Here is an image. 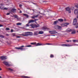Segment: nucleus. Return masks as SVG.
<instances>
[{"instance_id": "obj_1", "label": "nucleus", "mask_w": 78, "mask_h": 78, "mask_svg": "<svg viewBox=\"0 0 78 78\" xmlns=\"http://www.w3.org/2000/svg\"><path fill=\"white\" fill-rule=\"evenodd\" d=\"M32 47V46L31 45H28L25 46V47L24 46H21L20 47V50H21L22 51H23V50H26L28 49V48H23V47Z\"/></svg>"}, {"instance_id": "obj_2", "label": "nucleus", "mask_w": 78, "mask_h": 78, "mask_svg": "<svg viewBox=\"0 0 78 78\" xmlns=\"http://www.w3.org/2000/svg\"><path fill=\"white\" fill-rule=\"evenodd\" d=\"M30 26L32 28H37V27H39V24L36 25V24H31Z\"/></svg>"}, {"instance_id": "obj_3", "label": "nucleus", "mask_w": 78, "mask_h": 78, "mask_svg": "<svg viewBox=\"0 0 78 78\" xmlns=\"http://www.w3.org/2000/svg\"><path fill=\"white\" fill-rule=\"evenodd\" d=\"M58 45H60V46H63V47H72V45H70V44H59Z\"/></svg>"}, {"instance_id": "obj_4", "label": "nucleus", "mask_w": 78, "mask_h": 78, "mask_svg": "<svg viewBox=\"0 0 78 78\" xmlns=\"http://www.w3.org/2000/svg\"><path fill=\"white\" fill-rule=\"evenodd\" d=\"M77 23V20H76V18H75L74 19L73 24V25H76Z\"/></svg>"}, {"instance_id": "obj_5", "label": "nucleus", "mask_w": 78, "mask_h": 78, "mask_svg": "<svg viewBox=\"0 0 78 78\" xmlns=\"http://www.w3.org/2000/svg\"><path fill=\"white\" fill-rule=\"evenodd\" d=\"M3 63L4 64H5V65L6 66H7V67H9V66H10V65H9V63H8V62H7L4 61L3 62Z\"/></svg>"}, {"instance_id": "obj_6", "label": "nucleus", "mask_w": 78, "mask_h": 78, "mask_svg": "<svg viewBox=\"0 0 78 78\" xmlns=\"http://www.w3.org/2000/svg\"><path fill=\"white\" fill-rule=\"evenodd\" d=\"M66 10L67 11H68L69 13H71V9L68 7L66 8Z\"/></svg>"}, {"instance_id": "obj_7", "label": "nucleus", "mask_w": 78, "mask_h": 78, "mask_svg": "<svg viewBox=\"0 0 78 78\" xmlns=\"http://www.w3.org/2000/svg\"><path fill=\"white\" fill-rule=\"evenodd\" d=\"M55 28L56 29V30H60L61 28V27L59 26H55Z\"/></svg>"}, {"instance_id": "obj_8", "label": "nucleus", "mask_w": 78, "mask_h": 78, "mask_svg": "<svg viewBox=\"0 0 78 78\" xmlns=\"http://www.w3.org/2000/svg\"><path fill=\"white\" fill-rule=\"evenodd\" d=\"M49 32L50 34H56L57 33V32L55 30L49 31Z\"/></svg>"}, {"instance_id": "obj_9", "label": "nucleus", "mask_w": 78, "mask_h": 78, "mask_svg": "<svg viewBox=\"0 0 78 78\" xmlns=\"http://www.w3.org/2000/svg\"><path fill=\"white\" fill-rule=\"evenodd\" d=\"M41 45H44V44L39 43H38L37 44L36 43L35 46H40Z\"/></svg>"}, {"instance_id": "obj_10", "label": "nucleus", "mask_w": 78, "mask_h": 78, "mask_svg": "<svg viewBox=\"0 0 78 78\" xmlns=\"http://www.w3.org/2000/svg\"><path fill=\"white\" fill-rule=\"evenodd\" d=\"M0 58L2 59V60H3V61L5 60V59H6V56H2L0 57Z\"/></svg>"}, {"instance_id": "obj_11", "label": "nucleus", "mask_w": 78, "mask_h": 78, "mask_svg": "<svg viewBox=\"0 0 78 78\" xmlns=\"http://www.w3.org/2000/svg\"><path fill=\"white\" fill-rule=\"evenodd\" d=\"M27 33V36H30V35H33V34L32 32H26Z\"/></svg>"}, {"instance_id": "obj_12", "label": "nucleus", "mask_w": 78, "mask_h": 78, "mask_svg": "<svg viewBox=\"0 0 78 78\" xmlns=\"http://www.w3.org/2000/svg\"><path fill=\"white\" fill-rule=\"evenodd\" d=\"M74 13L75 14H77L78 15V9H76L75 10Z\"/></svg>"}, {"instance_id": "obj_13", "label": "nucleus", "mask_w": 78, "mask_h": 78, "mask_svg": "<svg viewBox=\"0 0 78 78\" xmlns=\"http://www.w3.org/2000/svg\"><path fill=\"white\" fill-rule=\"evenodd\" d=\"M71 34H76V31L75 30H71Z\"/></svg>"}, {"instance_id": "obj_14", "label": "nucleus", "mask_w": 78, "mask_h": 78, "mask_svg": "<svg viewBox=\"0 0 78 78\" xmlns=\"http://www.w3.org/2000/svg\"><path fill=\"white\" fill-rule=\"evenodd\" d=\"M0 9H1L4 10L8 9L6 8H4V6H0Z\"/></svg>"}, {"instance_id": "obj_15", "label": "nucleus", "mask_w": 78, "mask_h": 78, "mask_svg": "<svg viewBox=\"0 0 78 78\" xmlns=\"http://www.w3.org/2000/svg\"><path fill=\"white\" fill-rule=\"evenodd\" d=\"M16 9H12L11 11L12 12H15L16 11Z\"/></svg>"}, {"instance_id": "obj_16", "label": "nucleus", "mask_w": 78, "mask_h": 78, "mask_svg": "<svg viewBox=\"0 0 78 78\" xmlns=\"http://www.w3.org/2000/svg\"><path fill=\"white\" fill-rule=\"evenodd\" d=\"M34 35H36V36H37L38 35V32L37 31H35L34 32Z\"/></svg>"}, {"instance_id": "obj_17", "label": "nucleus", "mask_w": 78, "mask_h": 78, "mask_svg": "<svg viewBox=\"0 0 78 78\" xmlns=\"http://www.w3.org/2000/svg\"><path fill=\"white\" fill-rule=\"evenodd\" d=\"M42 29L43 30H49V28H47V27H43V28H42Z\"/></svg>"}, {"instance_id": "obj_18", "label": "nucleus", "mask_w": 78, "mask_h": 78, "mask_svg": "<svg viewBox=\"0 0 78 78\" xmlns=\"http://www.w3.org/2000/svg\"><path fill=\"white\" fill-rule=\"evenodd\" d=\"M58 21L60 22H62L63 21H64V20L62 19H58Z\"/></svg>"}, {"instance_id": "obj_19", "label": "nucleus", "mask_w": 78, "mask_h": 78, "mask_svg": "<svg viewBox=\"0 0 78 78\" xmlns=\"http://www.w3.org/2000/svg\"><path fill=\"white\" fill-rule=\"evenodd\" d=\"M58 21L56 20L54 22L53 24L54 25H56L57 24V23H58Z\"/></svg>"}, {"instance_id": "obj_20", "label": "nucleus", "mask_w": 78, "mask_h": 78, "mask_svg": "<svg viewBox=\"0 0 78 78\" xmlns=\"http://www.w3.org/2000/svg\"><path fill=\"white\" fill-rule=\"evenodd\" d=\"M21 77L22 78H30L29 77H28V76H21Z\"/></svg>"}, {"instance_id": "obj_21", "label": "nucleus", "mask_w": 78, "mask_h": 78, "mask_svg": "<svg viewBox=\"0 0 78 78\" xmlns=\"http://www.w3.org/2000/svg\"><path fill=\"white\" fill-rule=\"evenodd\" d=\"M34 22V20H31L29 21L28 23H31V22Z\"/></svg>"}, {"instance_id": "obj_22", "label": "nucleus", "mask_w": 78, "mask_h": 78, "mask_svg": "<svg viewBox=\"0 0 78 78\" xmlns=\"http://www.w3.org/2000/svg\"><path fill=\"white\" fill-rule=\"evenodd\" d=\"M38 34H44V32L42 31H40L38 33Z\"/></svg>"}, {"instance_id": "obj_23", "label": "nucleus", "mask_w": 78, "mask_h": 78, "mask_svg": "<svg viewBox=\"0 0 78 78\" xmlns=\"http://www.w3.org/2000/svg\"><path fill=\"white\" fill-rule=\"evenodd\" d=\"M64 25H65V27H66V26H67L68 25H69V23H64Z\"/></svg>"}, {"instance_id": "obj_24", "label": "nucleus", "mask_w": 78, "mask_h": 78, "mask_svg": "<svg viewBox=\"0 0 78 78\" xmlns=\"http://www.w3.org/2000/svg\"><path fill=\"white\" fill-rule=\"evenodd\" d=\"M44 45H54L52 44H50V43H46L45 44H44Z\"/></svg>"}, {"instance_id": "obj_25", "label": "nucleus", "mask_w": 78, "mask_h": 78, "mask_svg": "<svg viewBox=\"0 0 78 78\" xmlns=\"http://www.w3.org/2000/svg\"><path fill=\"white\" fill-rule=\"evenodd\" d=\"M23 16H26L27 17V18H28V17H29V16L27 14H23Z\"/></svg>"}, {"instance_id": "obj_26", "label": "nucleus", "mask_w": 78, "mask_h": 78, "mask_svg": "<svg viewBox=\"0 0 78 78\" xmlns=\"http://www.w3.org/2000/svg\"><path fill=\"white\" fill-rule=\"evenodd\" d=\"M25 34H21V36H28V35H27V32H26Z\"/></svg>"}, {"instance_id": "obj_27", "label": "nucleus", "mask_w": 78, "mask_h": 78, "mask_svg": "<svg viewBox=\"0 0 78 78\" xmlns=\"http://www.w3.org/2000/svg\"><path fill=\"white\" fill-rule=\"evenodd\" d=\"M73 42H78V40H73Z\"/></svg>"}, {"instance_id": "obj_28", "label": "nucleus", "mask_w": 78, "mask_h": 78, "mask_svg": "<svg viewBox=\"0 0 78 78\" xmlns=\"http://www.w3.org/2000/svg\"><path fill=\"white\" fill-rule=\"evenodd\" d=\"M8 70H10V71H13V69L10 68H8Z\"/></svg>"}, {"instance_id": "obj_29", "label": "nucleus", "mask_w": 78, "mask_h": 78, "mask_svg": "<svg viewBox=\"0 0 78 78\" xmlns=\"http://www.w3.org/2000/svg\"><path fill=\"white\" fill-rule=\"evenodd\" d=\"M67 30L69 32H70V31H72V30L68 28Z\"/></svg>"}, {"instance_id": "obj_30", "label": "nucleus", "mask_w": 78, "mask_h": 78, "mask_svg": "<svg viewBox=\"0 0 78 78\" xmlns=\"http://www.w3.org/2000/svg\"><path fill=\"white\" fill-rule=\"evenodd\" d=\"M17 25H22V23H18L16 24Z\"/></svg>"}, {"instance_id": "obj_31", "label": "nucleus", "mask_w": 78, "mask_h": 78, "mask_svg": "<svg viewBox=\"0 0 78 78\" xmlns=\"http://www.w3.org/2000/svg\"><path fill=\"white\" fill-rule=\"evenodd\" d=\"M50 57L51 58H54V55L52 54H51L50 55Z\"/></svg>"}, {"instance_id": "obj_32", "label": "nucleus", "mask_w": 78, "mask_h": 78, "mask_svg": "<svg viewBox=\"0 0 78 78\" xmlns=\"http://www.w3.org/2000/svg\"><path fill=\"white\" fill-rule=\"evenodd\" d=\"M30 44H31V45H36V42H34V43H30Z\"/></svg>"}, {"instance_id": "obj_33", "label": "nucleus", "mask_w": 78, "mask_h": 78, "mask_svg": "<svg viewBox=\"0 0 78 78\" xmlns=\"http://www.w3.org/2000/svg\"><path fill=\"white\" fill-rule=\"evenodd\" d=\"M14 17L15 18H16V19H18V16L17 15H15L14 16Z\"/></svg>"}, {"instance_id": "obj_34", "label": "nucleus", "mask_w": 78, "mask_h": 78, "mask_svg": "<svg viewBox=\"0 0 78 78\" xmlns=\"http://www.w3.org/2000/svg\"><path fill=\"white\" fill-rule=\"evenodd\" d=\"M61 26L62 27H65V26L64 25V23L61 24Z\"/></svg>"}, {"instance_id": "obj_35", "label": "nucleus", "mask_w": 78, "mask_h": 78, "mask_svg": "<svg viewBox=\"0 0 78 78\" xmlns=\"http://www.w3.org/2000/svg\"><path fill=\"white\" fill-rule=\"evenodd\" d=\"M72 45L71 46H73V45H74V46H78V44H75L73 45Z\"/></svg>"}, {"instance_id": "obj_36", "label": "nucleus", "mask_w": 78, "mask_h": 78, "mask_svg": "<svg viewBox=\"0 0 78 78\" xmlns=\"http://www.w3.org/2000/svg\"><path fill=\"white\" fill-rule=\"evenodd\" d=\"M70 9H71V10H73V9H74V7H71L70 8Z\"/></svg>"}, {"instance_id": "obj_37", "label": "nucleus", "mask_w": 78, "mask_h": 78, "mask_svg": "<svg viewBox=\"0 0 78 78\" xmlns=\"http://www.w3.org/2000/svg\"><path fill=\"white\" fill-rule=\"evenodd\" d=\"M4 37H5V36H3V35L0 36V37H1V38H4Z\"/></svg>"}, {"instance_id": "obj_38", "label": "nucleus", "mask_w": 78, "mask_h": 78, "mask_svg": "<svg viewBox=\"0 0 78 78\" xmlns=\"http://www.w3.org/2000/svg\"><path fill=\"white\" fill-rule=\"evenodd\" d=\"M10 29L9 28H6V30H10Z\"/></svg>"}, {"instance_id": "obj_39", "label": "nucleus", "mask_w": 78, "mask_h": 78, "mask_svg": "<svg viewBox=\"0 0 78 78\" xmlns=\"http://www.w3.org/2000/svg\"><path fill=\"white\" fill-rule=\"evenodd\" d=\"M26 27H30V25H29V23H28L26 25Z\"/></svg>"}, {"instance_id": "obj_40", "label": "nucleus", "mask_w": 78, "mask_h": 78, "mask_svg": "<svg viewBox=\"0 0 78 78\" xmlns=\"http://www.w3.org/2000/svg\"><path fill=\"white\" fill-rule=\"evenodd\" d=\"M15 48L16 49H18V50H20V47H19V48H16V47Z\"/></svg>"}, {"instance_id": "obj_41", "label": "nucleus", "mask_w": 78, "mask_h": 78, "mask_svg": "<svg viewBox=\"0 0 78 78\" xmlns=\"http://www.w3.org/2000/svg\"><path fill=\"white\" fill-rule=\"evenodd\" d=\"M12 35L13 36H16V34H13Z\"/></svg>"}, {"instance_id": "obj_42", "label": "nucleus", "mask_w": 78, "mask_h": 78, "mask_svg": "<svg viewBox=\"0 0 78 78\" xmlns=\"http://www.w3.org/2000/svg\"><path fill=\"white\" fill-rule=\"evenodd\" d=\"M75 7L76 8H78V5L77 4V5H75Z\"/></svg>"}, {"instance_id": "obj_43", "label": "nucleus", "mask_w": 78, "mask_h": 78, "mask_svg": "<svg viewBox=\"0 0 78 78\" xmlns=\"http://www.w3.org/2000/svg\"><path fill=\"white\" fill-rule=\"evenodd\" d=\"M38 16H39V15H37L36 16H35V17H38Z\"/></svg>"}, {"instance_id": "obj_44", "label": "nucleus", "mask_w": 78, "mask_h": 78, "mask_svg": "<svg viewBox=\"0 0 78 78\" xmlns=\"http://www.w3.org/2000/svg\"><path fill=\"white\" fill-rule=\"evenodd\" d=\"M31 18H32L33 19H34L35 16H31Z\"/></svg>"}, {"instance_id": "obj_45", "label": "nucleus", "mask_w": 78, "mask_h": 78, "mask_svg": "<svg viewBox=\"0 0 78 78\" xmlns=\"http://www.w3.org/2000/svg\"><path fill=\"white\" fill-rule=\"evenodd\" d=\"M20 36H17L16 37V38H20Z\"/></svg>"}, {"instance_id": "obj_46", "label": "nucleus", "mask_w": 78, "mask_h": 78, "mask_svg": "<svg viewBox=\"0 0 78 78\" xmlns=\"http://www.w3.org/2000/svg\"><path fill=\"white\" fill-rule=\"evenodd\" d=\"M9 14H10V13H8L6 14V15H9Z\"/></svg>"}, {"instance_id": "obj_47", "label": "nucleus", "mask_w": 78, "mask_h": 78, "mask_svg": "<svg viewBox=\"0 0 78 78\" xmlns=\"http://www.w3.org/2000/svg\"><path fill=\"white\" fill-rule=\"evenodd\" d=\"M22 4H20V5H19V6H20V7H22Z\"/></svg>"}, {"instance_id": "obj_48", "label": "nucleus", "mask_w": 78, "mask_h": 78, "mask_svg": "<svg viewBox=\"0 0 78 78\" xmlns=\"http://www.w3.org/2000/svg\"><path fill=\"white\" fill-rule=\"evenodd\" d=\"M3 27V26L2 25L0 24V27Z\"/></svg>"}, {"instance_id": "obj_49", "label": "nucleus", "mask_w": 78, "mask_h": 78, "mask_svg": "<svg viewBox=\"0 0 78 78\" xmlns=\"http://www.w3.org/2000/svg\"><path fill=\"white\" fill-rule=\"evenodd\" d=\"M11 32H13V30L11 29Z\"/></svg>"}, {"instance_id": "obj_50", "label": "nucleus", "mask_w": 78, "mask_h": 78, "mask_svg": "<svg viewBox=\"0 0 78 78\" xmlns=\"http://www.w3.org/2000/svg\"><path fill=\"white\" fill-rule=\"evenodd\" d=\"M20 13H22V11H21V10H20Z\"/></svg>"}, {"instance_id": "obj_51", "label": "nucleus", "mask_w": 78, "mask_h": 78, "mask_svg": "<svg viewBox=\"0 0 78 78\" xmlns=\"http://www.w3.org/2000/svg\"><path fill=\"white\" fill-rule=\"evenodd\" d=\"M66 42H69V40H66Z\"/></svg>"}, {"instance_id": "obj_52", "label": "nucleus", "mask_w": 78, "mask_h": 78, "mask_svg": "<svg viewBox=\"0 0 78 78\" xmlns=\"http://www.w3.org/2000/svg\"><path fill=\"white\" fill-rule=\"evenodd\" d=\"M2 69H1V68H0V70H2Z\"/></svg>"}, {"instance_id": "obj_53", "label": "nucleus", "mask_w": 78, "mask_h": 78, "mask_svg": "<svg viewBox=\"0 0 78 78\" xmlns=\"http://www.w3.org/2000/svg\"><path fill=\"white\" fill-rule=\"evenodd\" d=\"M77 19H78V16H77Z\"/></svg>"}, {"instance_id": "obj_54", "label": "nucleus", "mask_w": 78, "mask_h": 78, "mask_svg": "<svg viewBox=\"0 0 78 78\" xmlns=\"http://www.w3.org/2000/svg\"><path fill=\"white\" fill-rule=\"evenodd\" d=\"M52 36H55V35H53Z\"/></svg>"}, {"instance_id": "obj_55", "label": "nucleus", "mask_w": 78, "mask_h": 78, "mask_svg": "<svg viewBox=\"0 0 78 78\" xmlns=\"http://www.w3.org/2000/svg\"><path fill=\"white\" fill-rule=\"evenodd\" d=\"M18 10H20V9H18Z\"/></svg>"}, {"instance_id": "obj_56", "label": "nucleus", "mask_w": 78, "mask_h": 78, "mask_svg": "<svg viewBox=\"0 0 78 78\" xmlns=\"http://www.w3.org/2000/svg\"><path fill=\"white\" fill-rule=\"evenodd\" d=\"M0 78H2V77L1 76H0Z\"/></svg>"}, {"instance_id": "obj_57", "label": "nucleus", "mask_w": 78, "mask_h": 78, "mask_svg": "<svg viewBox=\"0 0 78 78\" xmlns=\"http://www.w3.org/2000/svg\"><path fill=\"white\" fill-rule=\"evenodd\" d=\"M32 10H33V11H34V9H33Z\"/></svg>"}, {"instance_id": "obj_58", "label": "nucleus", "mask_w": 78, "mask_h": 78, "mask_svg": "<svg viewBox=\"0 0 78 78\" xmlns=\"http://www.w3.org/2000/svg\"><path fill=\"white\" fill-rule=\"evenodd\" d=\"M34 12H36L35 11H34Z\"/></svg>"}, {"instance_id": "obj_59", "label": "nucleus", "mask_w": 78, "mask_h": 78, "mask_svg": "<svg viewBox=\"0 0 78 78\" xmlns=\"http://www.w3.org/2000/svg\"><path fill=\"white\" fill-rule=\"evenodd\" d=\"M1 6H2V5H2V4H1Z\"/></svg>"}]
</instances>
